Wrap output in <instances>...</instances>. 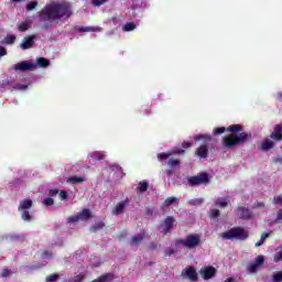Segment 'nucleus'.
Returning a JSON list of instances; mask_svg holds the SVG:
<instances>
[{"mask_svg": "<svg viewBox=\"0 0 282 282\" xmlns=\"http://www.w3.org/2000/svg\"><path fill=\"white\" fill-rule=\"evenodd\" d=\"M181 161L180 159H170L167 161V166H170L171 169H175V166H180Z\"/></svg>", "mask_w": 282, "mask_h": 282, "instance_id": "nucleus-26", "label": "nucleus"}, {"mask_svg": "<svg viewBox=\"0 0 282 282\" xmlns=\"http://www.w3.org/2000/svg\"><path fill=\"white\" fill-rule=\"evenodd\" d=\"M50 257H52V252H50V251H47V250L43 251V253H42V259H47V258H50Z\"/></svg>", "mask_w": 282, "mask_h": 282, "instance_id": "nucleus-52", "label": "nucleus"}, {"mask_svg": "<svg viewBox=\"0 0 282 282\" xmlns=\"http://www.w3.org/2000/svg\"><path fill=\"white\" fill-rule=\"evenodd\" d=\"M274 164H282V155L273 156Z\"/></svg>", "mask_w": 282, "mask_h": 282, "instance_id": "nucleus-45", "label": "nucleus"}, {"mask_svg": "<svg viewBox=\"0 0 282 282\" xmlns=\"http://www.w3.org/2000/svg\"><path fill=\"white\" fill-rule=\"evenodd\" d=\"M118 239H124L127 237V230H122L119 234H117Z\"/></svg>", "mask_w": 282, "mask_h": 282, "instance_id": "nucleus-47", "label": "nucleus"}, {"mask_svg": "<svg viewBox=\"0 0 282 282\" xmlns=\"http://www.w3.org/2000/svg\"><path fill=\"white\" fill-rule=\"evenodd\" d=\"M67 197H69V195L67 194V192L65 191H59V198L65 202V199H67Z\"/></svg>", "mask_w": 282, "mask_h": 282, "instance_id": "nucleus-42", "label": "nucleus"}, {"mask_svg": "<svg viewBox=\"0 0 282 282\" xmlns=\"http://www.w3.org/2000/svg\"><path fill=\"white\" fill-rule=\"evenodd\" d=\"M90 158L93 159V160H96L97 162H101V160H105V158H107V155L105 154V153H102V152H94L91 155H90Z\"/></svg>", "mask_w": 282, "mask_h": 282, "instance_id": "nucleus-21", "label": "nucleus"}, {"mask_svg": "<svg viewBox=\"0 0 282 282\" xmlns=\"http://www.w3.org/2000/svg\"><path fill=\"white\" fill-rule=\"evenodd\" d=\"M254 208H265V203L258 202V203L254 205Z\"/></svg>", "mask_w": 282, "mask_h": 282, "instance_id": "nucleus-55", "label": "nucleus"}, {"mask_svg": "<svg viewBox=\"0 0 282 282\" xmlns=\"http://www.w3.org/2000/svg\"><path fill=\"white\" fill-rule=\"evenodd\" d=\"M221 238L225 240L240 239V241H246V239H248V231L242 227H234L224 231Z\"/></svg>", "mask_w": 282, "mask_h": 282, "instance_id": "nucleus-3", "label": "nucleus"}, {"mask_svg": "<svg viewBox=\"0 0 282 282\" xmlns=\"http://www.w3.org/2000/svg\"><path fill=\"white\" fill-rule=\"evenodd\" d=\"M275 221H282V209L278 212Z\"/></svg>", "mask_w": 282, "mask_h": 282, "instance_id": "nucleus-56", "label": "nucleus"}, {"mask_svg": "<svg viewBox=\"0 0 282 282\" xmlns=\"http://www.w3.org/2000/svg\"><path fill=\"white\" fill-rule=\"evenodd\" d=\"M221 212H219V209L217 208H213L209 210V217L210 219H217V217H220Z\"/></svg>", "mask_w": 282, "mask_h": 282, "instance_id": "nucleus-27", "label": "nucleus"}, {"mask_svg": "<svg viewBox=\"0 0 282 282\" xmlns=\"http://www.w3.org/2000/svg\"><path fill=\"white\" fill-rule=\"evenodd\" d=\"M91 3L96 8H99V6H102V4L107 3V0H93Z\"/></svg>", "mask_w": 282, "mask_h": 282, "instance_id": "nucleus-40", "label": "nucleus"}, {"mask_svg": "<svg viewBox=\"0 0 282 282\" xmlns=\"http://www.w3.org/2000/svg\"><path fill=\"white\" fill-rule=\"evenodd\" d=\"M72 14L74 12L69 2H52L39 12V20L44 23L43 29L47 30L50 25L56 23V21H61V19H70Z\"/></svg>", "mask_w": 282, "mask_h": 282, "instance_id": "nucleus-1", "label": "nucleus"}, {"mask_svg": "<svg viewBox=\"0 0 282 282\" xmlns=\"http://www.w3.org/2000/svg\"><path fill=\"white\" fill-rule=\"evenodd\" d=\"M78 221H82L79 214L76 215V216H72V217L68 218V224H76V223H78Z\"/></svg>", "mask_w": 282, "mask_h": 282, "instance_id": "nucleus-36", "label": "nucleus"}, {"mask_svg": "<svg viewBox=\"0 0 282 282\" xmlns=\"http://www.w3.org/2000/svg\"><path fill=\"white\" fill-rule=\"evenodd\" d=\"M142 243V235H137L132 237V239L129 241L130 246H140Z\"/></svg>", "mask_w": 282, "mask_h": 282, "instance_id": "nucleus-22", "label": "nucleus"}, {"mask_svg": "<svg viewBox=\"0 0 282 282\" xmlns=\"http://www.w3.org/2000/svg\"><path fill=\"white\" fill-rule=\"evenodd\" d=\"M153 213H154L153 207L145 208V216L149 217V219H151L153 217Z\"/></svg>", "mask_w": 282, "mask_h": 282, "instance_id": "nucleus-39", "label": "nucleus"}, {"mask_svg": "<svg viewBox=\"0 0 282 282\" xmlns=\"http://www.w3.org/2000/svg\"><path fill=\"white\" fill-rule=\"evenodd\" d=\"M175 224V218L173 216H167L164 220H163V234L164 235H169L171 234V230H173V226Z\"/></svg>", "mask_w": 282, "mask_h": 282, "instance_id": "nucleus-11", "label": "nucleus"}, {"mask_svg": "<svg viewBox=\"0 0 282 282\" xmlns=\"http://www.w3.org/2000/svg\"><path fill=\"white\" fill-rule=\"evenodd\" d=\"M224 282H235V279L228 278V279H226Z\"/></svg>", "mask_w": 282, "mask_h": 282, "instance_id": "nucleus-61", "label": "nucleus"}, {"mask_svg": "<svg viewBox=\"0 0 282 282\" xmlns=\"http://www.w3.org/2000/svg\"><path fill=\"white\" fill-rule=\"evenodd\" d=\"M105 223L99 221L95 226L90 227L91 232H97V230H102Z\"/></svg>", "mask_w": 282, "mask_h": 282, "instance_id": "nucleus-29", "label": "nucleus"}, {"mask_svg": "<svg viewBox=\"0 0 282 282\" xmlns=\"http://www.w3.org/2000/svg\"><path fill=\"white\" fill-rule=\"evenodd\" d=\"M265 263V258L263 256H258L253 263L247 265V272L254 274L259 271V267Z\"/></svg>", "mask_w": 282, "mask_h": 282, "instance_id": "nucleus-8", "label": "nucleus"}, {"mask_svg": "<svg viewBox=\"0 0 282 282\" xmlns=\"http://www.w3.org/2000/svg\"><path fill=\"white\" fill-rule=\"evenodd\" d=\"M1 56H8V50H6L3 46H0V58Z\"/></svg>", "mask_w": 282, "mask_h": 282, "instance_id": "nucleus-48", "label": "nucleus"}, {"mask_svg": "<svg viewBox=\"0 0 282 282\" xmlns=\"http://www.w3.org/2000/svg\"><path fill=\"white\" fill-rule=\"evenodd\" d=\"M83 281H85V275L84 274H78V275H76L74 278H70L68 280V282H83Z\"/></svg>", "mask_w": 282, "mask_h": 282, "instance_id": "nucleus-33", "label": "nucleus"}, {"mask_svg": "<svg viewBox=\"0 0 282 282\" xmlns=\"http://www.w3.org/2000/svg\"><path fill=\"white\" fill-rule=\"evenodd\" d=\"M28 22H22L21 24H19L18 30L19 32H28Z\"/></svg>", "mask_w": 282, "mask_h": 282, "instance_id": "nucleus-37", "label": "nucleus"}, {"mask_svg": "<svg viewBox=\"0 0 282 282\" xmlns=\"http://www.w3.org/2000/svg\"><path fill=\"white\" fill-rule=\"evenodd\" d=\"M268 237H270V234L264 232V234L261 235V238H260V239H261L262 241H265V239H268Z\"/></svg>", "mask_w": 282, "mask_h": 282, "instance_id": "nucleus-58", "label": "nucleus"}, {"mask_svg": "<svg viewBox=\"0 0 282 282\" xmlns=\"http://www.w3.org/2000/svg\"><path fill=\"white\" fill-rule=\"evenodd\" d=\"M236 216L238 219H245V220H250L252 217H254V214H252V210L250 208L243 207V206H238L235 209Z\"/></svg>", "mask_w": 282, "mask_h": 282, "instance_id": "nucleus-6", "label": "nucleus"}, {"mask_svg": "<svg viewBox=\"0 0 282 282\" xmlns=\"http://www.w3.org/2000/svg\"><path fill=\"white\" fill-rule=\"evenodd\" d=\"M127 206H129V198L118 203L116 207L111 210V214L118 217V215H122V213H124Z\"/></svg>", "mask_w": 282, "mask_h": 282, "instance_id": "nucleus-12", "label": "nucleus"}, {"mask_svg": "<svg viewBox=\"0 0 282 282\" xmlns=\"http://www.w3.org/2000/svg\"><path fill=\"white\" fill-rule=\"evenodd\" d=\"M173 204H180V200L175 196L167 197L161 206V210H166L169 206H173Z\"/></svg>", "mask_w": 282, "mask_h": 282, "instance_id": "nucleus-16", "label": "nucleus"}, {"mask_svg": "<svg viewBox=\"0 0 282 282\" xmlns=\"http://www.w3.org/2000/svg\"><path fill=\"white\" fill-rule=\"evenodd\" d=\"M195 155L202 158L203 160H206V158H208V145L203 144L198 147L195 151Z\"/></svg>", "mask_w": 282, "mask_h": 282, "instance_id": "nucleus-15", "label": "nucleus"}, {"mask_svg": "<svg viewBox=\"0 0 282 282\" xmlns=\"http://www.w3.org/2000/svg\"><path fill=\"white\" fill-rule=\"evenodd\" d=\"M137 193H138V195H140V194L142 193V182H140V183L138 184Z\"/></svg>", "mask_w": 282, "mask_h": 282, "instance_id": "nucleus-57", "label": "nucleus"}, {"mask_svg": "<svg viewBox=\"0 0 282 282\" xmlns=\"http://www.w3.org/2000/svg\"><path fill=\"white\" fill-rule=\"evenodd\" d=\"M149 191V182L143 181L142 182V193H147Z\"/></svg>", "mask_w": 282, "mask_h": 282, "instance_id": "nucleus-46", "label": "nucleus"}, {"mask_svg": "<svg viewBox=\"0 0 282 282\" xmlns=\"http://www.w3.org/2000/svg\"><path fill=\"white\" fill-rule=\"evenodd\" d=\"M36 64H32L29 61L19 62L13 66L14 72H34Z\"/></svg>", "mask_w": 282, "mask_h": 282, "instance_id": "nucleus-7", "label": "nucleus"}, {"mask_svg": "<svg viewBox=\"0 0 282 282\" xmlns=\"http://www.w3.org/2000/svg\"><path fill=\"white\" fill-rule=\"evenodd\" d=\"M14 2H19V1H21V0H13Z\"/></svg>", "mask_w": 282, "mask_h": 282, "instance_id": "nucleus-63", "label": "nucleus"}, {"mask_svg": "<svg viewBox=\"0 0 282 282\" xmlns=\"http://www.w3.org/2000/svg\"><path fill=\"white\" fill-rule=\"evenodd\" d=\"M229 202L230 200L226 197H219L216 199L215 206H217L218 208H227Z\"/></svg>", "mask_w": 282, "mask_h": 282, "instance_id": "nucleus-17", "label": "nucleus"}, {"mask_svg": "<svg viewBox=\"0 0 282 282\" xmlns=\"http://www.w3.org/2000/svg\"><path fill=\"white\" fill-rule=\"evenodd\" d=\"M58 278H59L58 273H54V274L47 275L45 281L46 282H56V281H58Z\"/></svg>", "mask_w": 282, "mask_h": 282, "instance_id": "nucleus-32", "label": "nucleus"}, {"mask_svg": "<svg viewBox=\"0 0 282 282\" xmlns=\"http://www.w3.org/2000/svg\"><path fill=\"white\" fill-rule=\"evenodd\" d=\"M166 173H167V175H173V171H171V170H167Z\"/></svg>", "mask_w": 282, "mask_h": 282, "instance_id": "nucleus-62", "label": "nucleus"}, {"mask_svg": "<svg viewBox=\"0 0 282 282\" xmlns=\"http://www.w3.org/2000/svg\"><path fill=\"white\" fill-rule=\"evenodd\" d=\"M69 184H83L85 182V177L83 176H70L68 178Z\"/></svg>", "mask_w": 282, "mask_h": 282, "instance_id": "nucleus-24", "label": "nucleus"}, {"mask_svg": "<svg viewBox=\"0 0 282 282\" xmlns=\"http://www.w3.org/2000/svg\"><path fill=\"white\" fill-rule=\"evenodd\" d=\"M187 183L192 186H202V185H208L210 184V176H208V173L206 172H200L197 175L189 176L187 178Z\"/></svg>", "mask_w": 282, "mask_h": 282, "instance_id": "nucleus-5", "label": "nucleus"}, {"mask_svg": "<svg viewBox=\"0 0 282 282\" xmlns=\"http://www.w3.org/2000/svg\"><path fill=\"white\" fill-rule=\"evenodd\" d=\"M135 23L133 22H128L124 25H122V31L123 32H133V30H135Z\"/></svg>", "mask_w": 282, "mask_h": 282, "instance_id": "nucleus-25", "label": "nucleus"}, {"mask_svg": "<svg viewBox=\"0 0 282 282\" xmlns=\"http://www.w3.org/2000/svg\"><path fill=\"white\" fill-rule=\"evenodd\" d=\"M273 204H280V206H282V196H274Z\"/></svg>", "mask_w": 282, "mask_h": 282, "instance_id": "nucleus-44", "label": "nucleus"}, {"mask_svg": "<svg viewBox=\"0 0 282 282\" xmlns=\"http://www.w3.org/2000/svg\"><path fill=\"white\" fill-rule=\"evenodd\" d=\"M34 39H36V35L24 37L20 44L21 50H30L34 47Z\"/></svg>", "mask_w": 282, "mask_h": 282, "instance_id": "nucleus-13", "label": "nucleus"}, {"mask_svg": "<svg viewBox=\"0 0 282 282\" xmlns=\"http://www.w3.org/2000/svg\"><path fill=\"white\" fill-rule=\"evenodd\" d=\"M202 241V237L197 234H189L186 236L185 239H177L175 241L176 246H183V248H187V250H193L199 246V242Z\"/></svg>", "mask_w": 282, "mask_h": 282, "instance_id": "nucleus-4", "label": "nucleus"}, {"mask_svg": "<svg viewBox=\"0 0 282 282\" xmlns=\"http://www.w3.org/2000/svg\"><path fill=\"white\" fill-rule=\"evenodd\" d=\"M273 282H282V271H278L272 276Z\"/></svg>", "mask_w": 282, "mask_h": 282, "instance_id": "nucleus-34", "label": "nucleus"}, {"mask_svg": "<svg viewBox=\"0 0 282 282\" xmlns=\"http://www.w3.org/2000/svg\"><path fill=\"white\" fill-rule=\"evenodd\" d=\"M226 131L232 134L223 138V147H225V149L232 150L236 147L246 144L248 140L252 139V134L245 132L243 126L241 124H231L227 129L225 127L216 128L214 135H221V133H226Z\"/></svg>", "mask_w": 282, "mask_h": 282, "instance_id": "nucleus-2", "label": "nucleus"}, {"mask_svg": "<svg viewBox=\"0 0 282 282\" xmlns=\"http://www.w3.org/2000/svg\"><path fill=\"white\" fill-rule=\"evenodd\" d=\"M39 6V1H31L26 4L28 12H32Z\"/></svg>", "mask_w": 282, "mask_h": 282, "instance_id": "nucleus-30", "label": "nucleus"}, {"mask_svg": "<svg viewBox=\"0 0 282 282\" xmlns=\"http://www.w3.org/2000/svg\"><path fill=\"white\" fill-rule=\"evenodd\" d=\"M274 147H276V141L265 138L261 143L260 151H270L274 149Z\"/></svg>", "mask_w": 282, "mask_h": 282, "instance_id": "nucleus-14", "label": "nucleus"}, {"mask_svg": "<svg viewBox=\"0 0 282 282\" xmlns=\"http://www.w3.org/2000/svg\"><path fill=\"white\" fill-rule=\"evenodd\" d=\"M164 254H165L166 257H171V256L175 254V250H173V248L169 247V248H166V249L164 250Z\"/></svg>", "mask_w": 282, "mask_h": 282, "instance_id": "nucleus-41", "label": "nucleus"}, {"mask_svg": "<svg viewBox=\"0 0 282 282\" xmlns=\"http://www.w3.org/2000/svg\"><path fill=\"white\" fill-rule=\"evenodd\" d=\"M22 219L23 221H32V215L28 209L22 212Z\"/></svg>", "mask_w": 282, "mask_h": 282, "instance_id": "nucleus-31", "label": "nucleus"}, {"mask_svg": "<svg viewBox=\"0 0 282 282\" xmlns=\"http://www.w3.org/2000/svg\"><path fill=\"white\" fill-rule=\"evenodd\" d=\"M15 41H17V35H7L2 41V43L6 45H14Z\"/></svg>", "mask_w": 282, "mask_h": 282, "instance_id": "nucleus-23", "label": "nucleus"}, {"mask_svg": "<svg viewBox=\"0 0 282 282\" xmlns=\"http://www.w3.org/2000/svg\"><path fill=\"white\" fill-rule=\"evenodd\" d=\"M216 274H217V269H215V267L208 265V267H203L200 269V276L205 281L213 279V276H215Z\"/></svg>", "mask_w": 282, "mask_h": 282, "instance_id": "nucleus-10", "label": "nucleus"}, {"mask_svg": "<svg viewBox=\"0 0 282 282\" xmlns=\"http://www.w3.org/2000/svg\"><path fill=\"white\" fill-rule=\"evenodd\" d=\"M32 204V199H23L20 202L19 210H30Z\"/></svg>", "mask_w": 282, "mask_h": 282, "instance_id": "nucleus-19", "label": "nucleus"}, {"mask_svg": "<svg viewBox=\"0 0 282 282\" xmlns=\"http://www.w3.org/2000/svg\"><path fill=\"white\" fill-rule=\"evenodd\" d=\"M194 140H210V137L204 135V134H198L194 137Z\"/></svg>", "mask_w": 282, "mask_h": 282, "instance_id": "nucleus-43", "label": "nucleus"}, {"mask_svg": "<svg viewBox=\"0 0 282 282\" xmlns=\"http://www.w3.org/2000/svg\"><path fill=\"white\" fill-rule=\"evenodd\" d=\"M57 194H58V189H50V191H48L50 197H56Z\"/></svg>", "mask_w": 282, "mask_h": 282, "instance_id": "nucleus-50", "label": "nucleus"}, {"mask_svg": "<svg viewBox=\"0 0 282 282\" xmlns=\"http://www.w3.org/2000/svg\"><path fill=\"white\" fill-rule=\"evenodd\" d=\"M182 147L183 149H191L193 147V143L192 142H188V141H184L182 143Z\"/></svg>", "mask_w": 282, "mask_h": 282, "instance_id": "nucleus-49", "label": "nucleus"}, {"mask_svg": "<svg viewBox=\"0 0 282 282\" xmlns=\"http://www.w3.org/2000/svg\"><path fill=\"white\" fill-rule=\"evenodd\" d=\"M79 219L82 221H87L88 219H91V210L90 209H83L79 214Z\"/></svg>", "mask_w": 282, "mask_h": 282, "instance_id": "nucleus-18", "label": "nucleus"}, {"mask_svg": "<svg viewBox=\"0 0 282 282\" xmlns=\"http://www.w3.org/2000/svg\"><path fill=\"white\" fill-rule=\"evenodd\" d=\"M26 87H28V85H23V84L17 85V89H21V90H24Z\"/></svg>", "mask_w": 282, "mask_h": 282, "instance_id": "nucleus-59", "label": "nucleus"}, {"mask_svg": "<svg viewBox=\"0 0 282 282\" xmlns=\"http://www.w3.org/2000/svg\"><path fill=\"white\" fill-rule=\"evenodd\" d=\"M78 32H94V29H91V28H79L78 29Z\"/></svg>", "mask_w": 282, "mask_h": 282, "instance_id": "nucleus-54", "label": "nucleus"}, {"mask_svg": "<svg viewBox=\"0 0 282 282\" xmlns=\"http://www.w3.org/2000/svg\"><path fill=\"white\" fill-rule=\"evenodd\" d=\"M181 275L183 276V279H188L192 282H195L199 279V276L197 275V271L193 267H187L186 269H184Z\"/></svg>", "mask_w": 282, "mask_h": 282, "instance_id": "nucleus-9", "label": "nucleus"}, {"mask_svg": "<svg viewBox=\"0 0 282 282\" xmlns=\"http://www.w3.org/2000/svg\"><path fill=\"white\" fill-rule=\"evenodd\" d=\"M175 153H176V155H184V153H186V151H184L182 149H177L175 151H172V155L175 154Z\"/></svg>", "mask_w": 282, "mask_h": 282, "instance_id": "nucleus-51", "label": "nucleus"}, {"mask_svg": "<svg viewBox=\"0 0 282 282\" xmlns=\"http://www.w3.org/2000/svg\"><path fill=\"white\" fill-rule=\"evenodd\" d=\"M36 67H50V59L45 58V57H39L36 59Z\"/></svg>", "mask_w": 282, "mask_h": 282, "instance_id": "nucleus-20", "label": "nucleus"}, {"mask_svg": "<svg viewBox=\"0 0 282 282\" xmlns=\"http://www.w3.org/2000/svg\"><path fill=\"white\" fill-rule=\"evenodd\" d=\"M44 206H54V198L47 197L43 200Z\"/></svg>", "mask_w": 282, "mask_h": 282, "instance_id": "nucleus-38", "label": "nucleus"}, {"mask_svg": "<svg viewBox=\"0 0 282 282\" xmlns=\"http://www.w3.org/2000/svg\"><path fill=\"white\" fill-rule=\"evenodd\" d=\"M173 155V152H163V153H159L158 154V160H160L161 162L164 160H169V158Z\"/></svg>", "mask_w": 282, "mask_h": 282, "instance_id": "nucleus-28", "label": "nucleus"}, {"mask_svg": "<svg viewBox=\"0 0 282 282\" xmlns=\"http://www.w3.org/2000/svg\"><path fill=\"white\" fill-rule=\"evenodd\" d=\"M264 240L260 239L257 243H256V248H259L261 246H263Z\"/></svg>", "mask_w": 282, "mask_h": 282, "instance_id": "nucleus-60", "label": "nucleus"}, {"mask_svg": "<svg viewBox=\"0 0 282 282\" xmlns=\"http://www.w3.org/2000/svg\"><path fill=\"white\" fill-rule=\"evenodd\" d=\"M12 274V271H10L9 269H3L0 273L1 279H8V276H10Z\"/></svg>", "mask_w": 282, "mask_h": 282, "instance_id": "nucleus-35", "label": "nucleus"}, {"mask_svg": "<svg viewBox=\"0 0 282 282\" xmlns=\"http://www.w3.org/2000/svg\"><path fill=\"white\" fill-rule=\"evenodd\" d=\"M158 248H159L158 242H151V243L149 245V249H150V250H158Z\"/></svg>", "mask_w": 282, "mask_h": 282, "instance_id": "nucleus-53", "label": "nucleus"}]
</instances>
